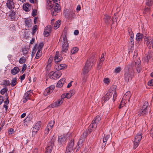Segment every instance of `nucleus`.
Here are the masks:
<instances>
[{
    "label": "nucleus",
    "instance_id": "f257e3e1",
    "mask_svg": "<svg viewBox=\"0 0 153 153\" xmlns=\"http://www.w3.org/2000/svg\"><path fill=\"white\" fill-rule=\"evenodd\" d=\"M140 61L138 58L135 59L132 63L131 66L128 65L126 68V73L124 75V78L125 81L128 82L129 81L131 80L134 75L133 68L134 66L136 68L138 72L139 73L141 70V65L140 64Z\"/></svg>",
    "mask_w": 153,
    "mask_h": 153
},
{
    "label": "nucleus",
    "instance_id": "f03ea898",
    "mask_svg": "<svg viewBox=\"0 0 153 153\" xmlns=\"http://www.w3.org/2000/svg\"><path fill=\"white\" fill-rule=\"evenodd\" d=\"M93 64V60L92 59H89L87 61L82 70V83L86 82L87 77V74L91 69Z\"/></svg>",
    "mask_w": 153,
    "mask_h": 153
},
{
    "label": "nucleus",
    "instance_id": "7ed1b4c3",
    "mask_svg": "<svg viewBox=\"0 0 153 153\" xmlns=\"http://www.w3.org/2000/svg\"><path fill=\"white\" fill-rule=\"evenodd\" d=\"M47 7L49 9H51V13L53 16H56V13L59 12L60 10V7L58 3H55L52 4V2L51 0H47Z\"/></svg>",
    "mask_w": 153,
    "mask_h": 153
},
{
    "label": "nucleus",
    "instance_id": "20e7f679",
    "mask_svg": "<svg viewBox=\"0 0 153 153\" xmlns=\"http://www.w3.org/2000/svg\"><path fill=\"white\" fill-rule=\"evenodd\" d=\"M71 95L68 94L67 93L63 94L61 96V98L58 100L57 101L53 103L54 108H57L61 105L63 102L64 99L67 98L68 99L70 98Z\"/></svg>",
    "mask_w": 153,
    "mask_h": 153
},
{
    "label": "nucleus",
    "instance_id": "39448f33",
    "mask_svg": "<svg viewBox=\"0 0 153 153\" xmlns=\"http://www.w3.org/2000/svg\"><path fill=\"white\" fill-rule=\"evenodd\" d=\"M91 132V130H86L84 132L83 135H82L78 142L77 145L76 147L78 149L81 147L83 145V143L84 142L85 140V138L87 136V135L89 134Z\"/></svg>",
    "mask_w": 153,
    "mask_h": 153
},
{
    "label": "nucleus",
    "instance_id": "423d86ee",
    "mask_svg": "<svg viewBox=\"0 0 153 153\" xmlns=\"http://www.w3.org/2000/svg\"><path fill=\"white\" fill-rule=\"evenodd\" d=\"M101 120V118L100 116H97L94 118V120L92 122V123L89 126L88 130H91V131L94 129H95L97 127V125Z\"/></svg>",
    "mask_w": 153,
    "mask_h": 153
},
{
    "label": "nucleus",
    "instance_id": "0eeeda50",
    "mask_svg": "<svg viewBox=\"0 0 153 153\" xmlns=\"http://www.w3.org/2000/svg\"><path fill=\"white\" fill-rule=\"evenodd\" d=\"M55 139L53 136H52L49 140L46 149L45 153H51Z\"/></svg>",
    "mask_w": 153,
    "mask_h": 153
},
{
    "label": "nucleus",
    "instance_id": "6e6552de",
    "mask_svg": "<svg viewBox=\"0 0 153 153\" xmlns=\"http://www.w3.org/2000/svg\"><path fill=\"white\" fill-rule=\"evenodd\" d=\"M142 133H138L135 136L133 142V148L134 149H136L139 144L142 138Z\"/></svg>",
    "mask_w": 153,
    "mask_h": 153
},
{
    "label": "nucleus",
    "instance_id": "1a4fd4ad",
    "mask_svg": "<svg viewBox=\"0 0 153 153\" xmlns=\"http://www.w3.org/2000/svg\"><path fill=\"white\" fill-rule=\"evenodd\" d=\"M149 107L148 105V102H146L142 108V110L138 112V115L140 116L141 115H145L147 114L149 111Z\"/></svg>",
    "mask_w": 153,
    "mask_h": 153
},
{
    "label": "nucleus",
    "instance_id": "9d476101",
    "mask_svg": "<svg viewBox=\"0 0 153 153\" xmlns=\"http://www.w3.org/2000/svg\"><path fill=\"white\" fill-rule=\"evenodd\" d=\"M63 43L62 44L61 52H66L69 48V44L68 43L67 39L66 36H63Z\"/></svg>",
    "mask_w": 153,
    "mask_h": 153
},
{
    "label": "nucleus",
    "instance_id": "9b49d317",
    "mask_svg": "<svg viewBox=\"0 0 153 153\" xmlns=\"http://www.w3.org/2000/svg\"><path fill=\"white\" fill-rule=\"evenodd\" d=\"M67 139V135L66 134L62 135L58 137V142L59 146H62L63 144H64L66 142Z\"/></svg>",
    "mask_w": 153,
    "mask_h": 153
},
{
    "label": "nucleus",
    "instance_id": "f8f14e48",
    "mask_svg": "<svg viewBox=\"0 0 153 153\" xmlns=\"http://www.w3.org/2000/svg\"><path fill=\"white\" fill-rule=\"evenodd\" d=\"M61 75L62 73L59 71H56L54 72H51L49 74V77L51 79H54L59 78Z\"/></svg>",
    "mask_w": 153,
    "mask_h": 153
},
{
    "label": "nucleus",
    "instance_id": "ddd939ff",
    "mask_svg": "<svg viewBox=\"0 0 153 153\" xmlns=\"http://www.w3.org/2000/svg\"><path fill=\"white\" fill-rule=\"evenodd\" d=\"M111 140V138L110 137V135L109 134H107L104 135L103 140V144L102 146V148L104 147L106 144L107 142L108 144L110 143V142Z\"/></svg>",
    "mask_w": 153,
    "mask_h": 153
},
{
    "label": "nucleus",
    "instance_id": "4468645a",
    "mask_svg": "<svg viewBox=\"0 0 153 153\" xmlns=\"http://www.w3.org/2000/svg\"><path fill=\"white\" fill-rule=\"evenodd\" d=\"M112 95L111 90L110 89L107 92L104 96L101 99L102 103L103 104L106 101H107L111 97Z\"/></svg>",
    "mask_w": 153,
    "mask_h": 153
},
{
    "label": "nucleus",
    "instance_id": "2eb2a0df",
    "mask_svg": "<svg viewBox=\"0 0 153 153\" xmlns=\"http://www.w3.org/2000/svg\"><path fill=\"white\" fill-rule=\"evenodd\" d=\"M74 142L72 140H71L68 143L66 147V151L71 152L73 149Z\"/></svg>",
    "mask_w": 153,
    "mask_h": 153
},
{
    "label": "nucleus",
    "instance_id": "dca6fc26",
    "mask_svg": "<svg viewBox=\"0 0 153 153\" xmlns=\"http://www.w3.org/2000/svg\"><path fill=\"white\" fill-rule=\"evenodd\" d=\"M41 125L40 121L37 122L33 127V129L32 133L33 134H35L39 130V128Z\"/></svg>",
    "mask_w": 153,
    "mask_h": 153
},
{
    "label": "nucleus",
    "instance_id": "f3484780",
    "mask_svg": "<svg viewBox=\"0 0 153 153\" xmlns=\"http://www.w3.org/2000/svg\"><path fill=\"white\" fill-rule=\"evenodd\" d=\"M65 17L68 19H71L72 18H75L76 16L74 11H70L68 13H65Z\"/></svg>",
    "mask_w": 153,
    "mask_h": 153
},
{
    "label": "nucleus",
    "instance_id": "a211bd4d",
    "mask_svg": "<svg viewBox=\"0 0 153 153\" xmlns=\"http://www.w3.org/2000/svg\"><path fill=\"white\" fill-rule=\"evenodd\" d=\"M31 96V93L30 91H27L25 94L22 100L23 102H26L28 100H30Z\"/></svg>",
    "mask_w": 153,
    "mask_h": 153
},
{
    "label": "nucleus",
    "instance_id": "6ab92c4d",
    "mask_svg": "<svg viewBox=\"0 0 153 153\" xmlns=\"http://www.w3.org/2000/svg\"><path fill=\"white\" fill-rule=\"evenodd\" d=\"M62 57L59 54V52L57 51L54 56V61L56 63L59 62L62 60Z\"/></svg>",
    "mask_w": 153,
    "mask_h": 153
},
{
    "label": "nucleus",
    "instance_id": "aec40b11",
    "mask_svg": "<svg viewBox=\"0 0 153 153\" xmlns=\"http://www.w3.org/2000/svg\"><path fill=\"white\" fill-rule=\"evenodd\" d=\"M52 57H50L47 63V65L46 66L45 69L47 71H50L51 69L52 66Z\"/></svg>",
    "mask_w": 153,
    "mask_h": 153
},
{
    "label": "nucleus",
    "instance_id": "412c9836",
    "mask_svg": "<svg viewBox=\"0 0 153 153\" xmlns=\"http://www.w3.org/2000/svg\"><path fill=\"white\" fill-rule=\"evenodd\" d=\"M6 5L7 7L10 9H13L15 7L14 3L12 0H8Z\"/></svg>",
    "mask_w": 153,
    "mask_h": 153
},
{
    "label": "nucleus",
    "instance_id": "4be33fe9",
    "mask_svg": "<svg viewBox=\"0 0 153 153\" xmlns=\"http://www.w3.org/2000/svg\"><path fill=\"white\" fill-rule=\"evenodd\" d=\"M51 28L50 25H48L45 27L44 32L45 37H47L49 35L50 33L51 32Z\"/></svg>",
    "mask_w": 153,
    "mask_h": 153
},
{
    "label": "nucleus",
    "instance_id": "5701e85b",
    "mask_svg": "<svg viewBox=\"0 0 153 153\" xmlns=\"http://www.w3.org/2000/svg\"><path fill=\"white\" fill-rule=\"evenodd\" d=\"M67 66L65 64H57L54 66V68L58 71L63 70Z\"/></svg>",
    "mask_w": 153,
    "mask_h": 153
},
{
    "label": "nucleus",
    "instance_id": "b1692460",
    "mask_svg": "<svg viewBox=\"0 0 153 153\" xmlns=\"http://www.w3.org/2000/svg\"><path fill=\"white\" fill-rule=\"evenodd\" d=\"M131 94L130 91H128L124 95L122 99L123 100H125L126 101L128 100L129 101V100Z\"/></svg>",
    "mask_w": 153,
    "mask_h": 153
},
{
    "label": "nucleus",
    "instance_id": "393cba45",
    "mask_svg": "<svg viewBox=\"0 0 153 153\" xmlns=\"http://www.w3.org/2000/svg\"><path fill=\"white\" fill-rule=\"evenodd\" d=\"M65 79L64 78L61 79L57 82L56 86L59 88H60L62 87L65 82Z\"/></svg>",
    "mask_w": 153,
    "mask_h": 153
},
{
    "label": "nucleus",
    "instance_id": "a878e982",
    "mask_svg": "<svg viewBox=\"0 0 153 153\" xmlns=\"http://www.w3.org/2000/svg\"><path fill=\"white\" fill-rule=\"evenodd\" d=\"M20 71L19 68L18 67H16L12 69L11 71V74L13 75L17 74Z\"/></svg>",
    "mask_w": 153,
    "mask_h": 153
},
{
    "label": "nucleus",
    "instance_id": "bb28decb",
    "mask_svg": "<svg viewBox=\"0 0 153 153\" xmlns=\"http://www.w3.org/2000/svg\"><path fill=\"white\" fill-rule=\"evenodd\" d=\"M30 5L28 3H26L23 4V8L25 11L28 12L30 11L29 8L30 7Z\"/></svg>",
    "mask_w": 153,
    "mask_h": 153
},
{
    "label": "nucleus",
    "instance_id": "cd10ccee",
    "mask_svg": "<svg viewBox=\"0 0 153 153\" xmlns=\"http://www.w3.org/2000/svg\"><path fill=\"white\" fill-rule=\"evenodd\" d=\"M143 35L140 33H138L136 35V40L138 41L141 40L143 38Z\"/></svg>",
    "mask_w": 153,
    "mask_h": 153
},
{
    "label": "nucleus",
    "instance_id": "c85d7f7f",
    "mask_svg": "<svg viewBox=\"0 0 153 153\" xmlns=\"http://www.w3.org/2000/svg\"><path fill=\"white\" fill-rule=\"evenodd\" d=\"M31 20L26 19L25 21V26L28 27H29L31 26Z\"/></svg>",
    "mask_w": 153,
    "mask_h": 153
},
{
    "label": "nucleus",
    "instance_id": "c756f323",
    "mask_svg": "<svg viewBox=\"0 0 153 153\" xmlns=\"http://www.w3.org/2000/svg\"><path fill=\"white\" fill-rule=\"evenodd\" d=\"M61 24V21L60 20H58L55 24L53 28L54 29H57L59 27Z\"/></svg>",
    "mask_w": 153,
    "mask_h": 153
},
{
    "label": "nucleus",
    "instance_id": "7c9ffc66",
    "mask_svg": "<svg viewBox=\"0 0 153 153\" xmlns=\"http://www.w3.org/2000/svg\"><path fill=\"white\" fill-rule=\"evenodd\" d=\"M111 21V17L107 15H105L104 21L106 23L109 24Z\"/></svg>",
    "mask_w": 153,
    "mask_h": 153
},
{
    "label": "nucleus",
    "instance_id": "2f4dec72",
    "mask_svg": "<svg viewBox=\"0 0 153 153\" xmlns=\"http://www.w3.org/2000/svg\"><path fill=\"white\" fill-rule=\"evenodd\" d=\"M16 11L13 10L12 11L11 13L10 14V16L11 19H15L16 18Z\"/></svg>",
    "mask_w": 153,
    "mask_h": 153
},
{
    "label": "nucleus",
    "instance_id": "473e14b6",
    "mask_svg": "<svg viewBox=\"0 0 153 153\" xmlns=\"http://www.w3.org/2000/svg\"><path fill=\"white\" fill-rule=\"evenodd\" d=\"M54 121H51L47 125V127L51 129L54 125Z\"/></svg>",
    "mask_w": 153,
    "mask_h": 153
},
{
    "label": "nucleus",
    "instance_id": "72a5a7b5",
    "mask_svg": "<svg viewBox=\"0 0 153 153\" xmlns=\"http://www.w3.org/2000/svg\"><path fill=\"white\" fill-rule=\"evenodd\" d=\"M42 51L38 50L37 53L36 54L35 58L36 59H38L42 55Z\"/></svg>",
    "mask_w": 153,
    "mask_h": 153
},
{
    "label": "nucleus",
    "instance_id": "f704fd0d",
    "mask_svg": "<svg viewBox=\"0 0 153 153\" xmlns=\"http://www.w3.org/2000/svg\"><path fill=\"white\" fill-rule=\"evenodd\" d=\"M103 59H100L99 61V62H98L97 65V68L98 70H99L101 68L103 63Z\"/></svg>",
    "mask_w": 153,
    "mask_h": 153
},
{
    "label": "nucleus",
    "instance_id": "c9c22d12",
    "mask_svg": "<svg viewBox=\"0 0 153 153\" xmlns=\"http://www.w3.org/2000/svg\"><path fill=\"white\" fill-rule=\"evenodd\" d=\"M79 49L77 47H74L71 50V52L72 54H74L78 51Z\"/></svg>",
    "mask_w": 153,
    "mask_h": 153
},
{
    "label": "nucleus",
    "instance_id": "e433bc0d",
    "mask_svg": "<svg viewBox=\"0 0 153 153\" xmlns=\"http://www.w3.org/2000/svg\"><path fill=\"white\" fill-rule=\"evenodd\" d=\"M17 78L16 77L13 79L11 83V85L12 87L15 86L17 83Z\"/></svg>",
    "mask_w": 153,
    "mask_h": 153
},
{
    "label": "nucleus",
    "instance_id": "4c0bfd02",
    "mask_svg": "<svg viewBox=\"0 0 153 153\" xmlns=\"http://www.w3.org/2000/svg\"><path fill=\"white\" fill-rule=\"evenodd\" d=\"M52 92V91H51V90L49 88H48L45 89L44 92V94L46 95H48L51 94Z\"/></svg>",
    "mask_w": 153,
    "mask_h": 153
},
{
    "label": "nucleus",
    "instance_id": "58836bf2",
    "mask_svg": "<svg viewBox=\"0 0 153 153\" xmlns=\"http://www.w3.org/2000/svg\"><path fill=\"white\" fill-rule=\"evenodd\" d=\"M127 101L123 100V99L120 103V105L119 106V108H120L124 106L126 103Z\"/></svg>",
    "mask_w": 153,
    "mask_h": 153
},
{
    "label": "nucleus",
    "instance_id": "ea45409f",
    "mask_svg": "<svg viewBox=\"0 0 153 153\" xmlns=\"http://www.w3.org/2000/svg\"><path fill=\"white\" fill-rule=\"evenodd\" d=\"M26 61V59L25 57H21L19 60V62L20 64H23L25 63Z\"/></svg>",
    "mask_w": 153,
    "mask_h": 153
},
{
    "label": "nucleus",
    "instance_id": "a19ab883",
    "mask_svg": "<svg viewBox=\"0 0 153 153\" xmlns=\"http://www.w3.org/2000/svg\"><path fill=\"white\" fill-rule=\"evenodd\" d=\"M134 36H130V39L129 44L131 45V47H133L134 46Z\"/></svg>",
    "mask_w": 153,
    "mask_h": 153
},
{
    "label": "nucleus",
    "instance_id": "79ce46f5",
    "mask_svg": "<svg viewBox=\"0 0 153 153\" xmlns=\"http://www.w3.org/2000/svg\"><path fill=\"white\" fill-rule=\"evenodd\" d=\"M44 46V44L43 42H41L39 44L38 48L36 50L42 51V48Z\"/></svg>",
    "mask_w": 153,
    "mask_h": 153
},
{
    "label": "nucleus",
    "instance_id": "37998d69",
    "mask_svg": "<svg viewBox=\"0 0 153 153\" xmlns=\"http://www.w3.org/2000/svg\"><path fill=\"white\" fill-rule=\"evenodd\" d=\"M3 84L7 86H9L10 85V82L9 80H5L3 82Z\"/></svg>",
    "mask_w": 153,
    "mask_h": 153
},
{
    "label": "nucleus",
    "instance_id": "c03bdc74",
    "mask_svg": "<svg viewBox=\"0 0 153 153\" xmlns=\"http://www.w3.org/2000/svg\"><path fill=\"white\" fill-rule=\"evenodd\" d=\"M111 91L112 92V94L113 93V100H115V98H116V97H117V95L116 93V92L115 91L112 90V91Z\"/></svg>",
    "mask_w": 153,
    "mask_h": 153
},
{
    "label": "nucleus",
    "instance_id": "a18cd8bd",
    "mask_svg": "<svg viewBox=\"0 0 153 153\" xmlns=\"http://www.w3.org/2000/svg\"><path fill=\"white\" fill-rule=\"evenodd\" d=\"M37 25H35L33 28V30H32V34H34L37 29Z\"/></svg>",
    "mask_w": 153,
    "mask_h": 153
},
{
    "label": "nucleus",
    "instance_id": "49530a36",
    "mask_svg": "<svg viewBox=\"0 0 153 153\" xmlns=\"http://www.w3.org/2000/svg\"><path fill=\"white\" fill-rule=\"evenodd\" d=\"M153 4V1L152 0H148L146 3V5L149 6H151Z\"/></svg>",
    "mask_w": 153,
    "mask_h": 153
},
{
    "label": "nucleus",
    "instance_id": "de8ad7c7",
    "mask_svg": "<svg viewBox=\"0 0 153 153\" xmlns=\"http://www.w3.org/2000/svg\"><path fill=\"white\" fill-rule=\"evenodd\" d=\"M128 34L130 36H134V34L133 32L131 30V28H128Z\"/></svg>",
    "mask_w": 153,
    "mask_h": 153
},
{
    "label": "nucleus",
    "instance_id": "09e8293b",
    "mask_svg": "<svg viewBox=\"0 0 153 153\" xmlns=\"http://www.w3.org/2000/svg\"><path fill=\"white\" fill-rule=\"evenodd\" d=\"M7 91V88H4L2 89L0 93L1 94H4Z\"/></svg>",
    "mask_w": 153,
    "mask_h": 153
},
{
    "label": "nucleus",
    "instance_id": "8fccbe9b",
    "mask_svg": "<svg viewBox=\"0 0 153 153\" xmlns=\"http://www.w3.org/2000/svg\"><path fill=\"white\" fill-rule=\"evenodd\" d=\"M121 70V68L120 67H118L114 69V72L116 73H119Z\"/></svg>",
    "mask_w": 153,
    "mask_h": 153
},
{
    "label": "nucleus",
    "instance_id": "3c124183",
    "mask_svg": "<svg viewBox=\"0 0 153 153\" xmlns=\"http://www.w3.org/2000/svg\"><path fill=\"white\" fill-rule=\"evenodd\" d=\"M27 68V65L26 64H24L22 68V73H23L24 72V71Z\"/></svg>",
    "mask_w": 153,
    "mask_h": 153
},
{
    "label": "nucleus",
    "instance_id": "603ef678",
    "mask_svg": "<svg viewBox=\"0 0 153 153\" xmlns=\"http://www.w3.org/2000/svg\"><path fill=\"white\" fill-rule=\"evenodd\" d=\"M51 130V129L47 127L45 131V134H47L49 133V131Z\"/></svg>",
    "mask_w": 153,
    "mask_h": 153
},
{
    "label": "nucleus",
    "instance_id": "864d4df0",
    "mask_svg": "<svg viewBox=\"0 0 153 153\" xmlns=\"http://www.w3.org/2000/svg\"><path fill=\"white\" fill-rule=\"evenodd\" d=\"M37 11L36 9H33L32 13V16H35L36 15Z\"/></svg>",
    "mask_w": 153,
    "mask_h": 153
},
{
    "label": "nucleus",
    "instance_id": "5fc2aeb1",
    "mask_svg": "<svg viewBox=\"0 0 153 153\" xmlns=\"http://www.w3.org/2000/svg\"><path fill=\"white\" fill-rule=\"evenodd\" d=\"M148 85L149 86H153V79H152L149 81L148 83Z\"/></svg>",
    "mask_w": 153,
    "mask_h": 153
},
{
    "label": "nucleus",
    "instance_id": "6e6d98bb",
    "mask_svg": "<svg viewBox=\"0 0 153 153\" xmlns=\"http://www.w3.org/2000/svg\"><path fill=\"white\" fill-rule=\"evenodd\" d=\"M103 82L105 84H108L109 82V79L108 78H104L103 79Z\"/></svg>",
    "mask_w": 153,
    "mask_h": 153
},
{
    "label": "nucleus",
    "instance_id": "4d7b16f0",
    "mask_svg": "<svg viewBox=\"0 0 153 153\" xmlns=\"http://www.w3.org/2000/svg\"><path fill=\"white\" fill-rule=\"evenodd\" d=\"M33 153H40V151H39L38 149L35 148L33 150Z\"/></svg>",
    "mask_w": 153,
    "mask_h": 153
},
{
    "label": "nucleus",
    "instance_id": "13d9d810",
    "mask_svg": "<svg viewBox=\"0 0 153 153\" xmlns=\"http://www.w3.org/2000/svg\"><path fill=\"white\" fill-rule=\"evenodd\" d=\"M7 96V98H6V100L4 102V103L6 104V105H7L9 103V101L8 100V95H6Z\"/></svg>",
    "mask_w": 153,
    "mask_h": 153
},
{
    "label": "nucleus",
    "instance_id": "bf43d9fd",
    "mask_svg": "<svg viewBox=\"0 0 153 153\" xmlns=\"http://www.w3.org/2000/svg\"><path fill=\"white\" fill-rule=\"evenodd\" d=\"M25 77V74H24L23 75L20 77V79L21 81L23 80L24 79Z\"/></svg>",
    "mask_w": 153,
    "mask_h": 153
},
{
    "label": "nucleus",
    "instance_id": "052dcab7",
    "mask_svg": "<svg viewBox=\"0 0 153 153\" xmlns=\"http://www.w3.org/2000/svg\"><path fill=\"white\" fill-rule=\"evenodd\" d=\"M4 101V98L2 96L0 95V105Z\"/></svg>",
    "mask_w": 153,
    "mask_h": 153
},
{
    "label": "nucleus",
    "instance_id": "680f3d73",
    "mask_svg": "<svg viewBox=\"0 0 153 153\" xmlns=\"http://www.w3.org/2000/svg\"><path fill=\"white\" fill-rule=\"evenodd\" d=\"M13 129L12 128H10L8 132H9V134H11L13 133Z\"/></svg>",
    "mask_w": 153,
    "mask_h": 153
},
{
    "label": "nucleus",
    "instance_id": "e2e57ef3",
    "mask_svg": "<svg viewBox=\"0 0 153 153\" xmlns=\"http://www.w3.org/2000/svg\"><path fill=\"white\" fill-rule=\"evenodd\" d=\"M30 117H27L24 120L25 122H25H27L30 121Z\"/></svg>",
    "mask_w": 153,
    "mask_h": 153
},
{
    "label": "nucleus",
    "instance_id": "0e129e2a",
    "mask_svg": "<svg viewBox=\"0 0 153 153\" xmlns=\"http://www.w3.org/2000/svg\"><path fill=\"white\" fill-rule=\"evenodd\" d=\"M81 8L80 5H78L77 6L76 10L77 12H78L80 10Z\"/></svg>",
    "mask_w": 153,
    "mask_h": 153
},
{
    "label": "nucleus",
    "instance_id": "69168bd1",
    "mask_svg": "<svg viewBox=\"0 0 153 153\" xmlns=\"http://www.w3.org/2000/svg\"><path fill=\"white\" fill-rule=\"evenodd\" d=\"M137 51H134V56H133L134 59L136 58V57H137Z\"/></svg>",
    "mask_w": 153,
    "mask_h": 153
},
{
    "label": "nucleus",
    "instance_id": "338daca9",
    "mask_svg": "<svg viewBox=\"0 0 153 153\" xmlns=\"http://www.w3.org/2000/svg\"><path fill=\"white\" fill-rule=\"evenodd\" d=\"M48 88H50V89L51 90V91H52L54 89L55 87L54 85H51Z\"/></svg>",
    "mask_w": 153,
    "mask_h": 153
},
{
    "label": "nucleus",
    "instance_id": "774afa93",
    "mask_svg": "<svg viewBox=\"0 0 153 153\" xmlns=\"http://www.w3.org/2000/svg\"><path fill=\"white\" fill-rule=\"evenodd\" d=\"M150 136L152 137L153 136V128H151L150 131Z\"/></svg>",
    "mask_w": 153,
    "mask_h": 153
}]
</instances>
